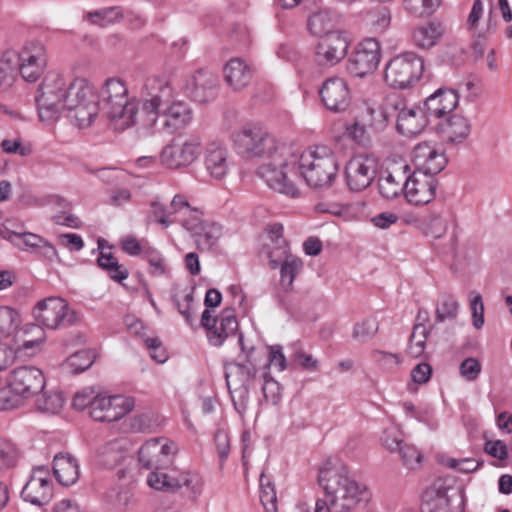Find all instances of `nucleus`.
Masks as SVG:
<instances>
[{"instance_id": "nucleus-1", "label": "nucleus", "mask_w": 512, "mask_h": 512, "mask_svg": "<svg viewBox=\"0 0 512 512\" xmlns=\"http://www.w3.org/2000/svg\"><path fill=\"white\" fill-rule=\"evenodd\" d=\"M36 104L39 119L55 121L63 110L78 128L89 127L99 114V96L84 78H75L69 84L57 73H49L42 81Z\"/></svg>"}, {"instance_id": "nucleus-2", "label": "nucleus", "mask_w": 512, "mask_h": 512, "mask_svg": "<svg viewBox=\"0 0 512 512\" xmlns=\"http://www.w3.org/2000/svg\"><path fill=\"white\" fill-rule=\"evenodd\" d=\"M236 152L245 159H263L257 175L273 190L290 197H297L299 190L288 179L284 165L294 164V148L278 143L273 135L257 124H246L231 134Z\"/></svg>"}, {"instance_id": "nucleus-3", "label": "nucleus", "mask_w": 512, "mask_h": 512, "mask_svg": "<svg viewBox=\"0 0 512 512\" xmlns=\"http://www.w3.org/2000/svg\"><path fill=\"white\" fill-rule=\"evenodd\" d=\"M145 89L147 94L142 101L144 125L154 133L174 134L191 123L192 108L178 98L168 80L162 77L149 78Z\"/></svg>"}, {"instance_id": "nucleus-4", "label": "nucleus", "mask_w": 512, "mask_h": 512, "mask_svg": "<svg viewBox=\"0 0 512 512\" xmlns=\"http://www.w3.org/2000/svg\"><path fill=\"white\" fill-rule=\"evenodd\" d=\"M330 465L329 461L320 469L319 483L334 512H353L358 505L370 500L367 486L351 477L346 466Z\"/></svg>"}, {"instance_id": "nucleus-5", "label": "nucleus", "mask_w": 512, "mask_h": 512, "mask_svg": "<svg viewBox=\"0 0 512 512\" xmlns=\"http://www.w3.org/2000/svg\"><path fill=\"white\" fill-rule=\"evenodd\" d=\"M296 161L284 165V172L294 184L293 178L301 176L306 183L315 189L328 188L334 182L339 169L335 153L327 146H316L301 154L294 150Z\"/></svg>"}, {"instance_id": "nucleus-6", "label": "nucleus", "mask_w": 512, "mask_h": 512, "mask_svg": "<svg viewBox=\"0 0 512 512\" xmlns=\"http://www.w3.org/2000/svg\"><path fill=\"white\" fill-rule=\"evenodd\" d=\"M102 111L114 130L123 131L136 123L138 105L128 97L125 83L118 78L107 79L100 92Z\"/></svg>"}, {"instance_id": "nucleus-7", "label": "nucleus", "mask_w": 512, "mask_h": 512, "mask_svg": "<svg viewBox=\"0 0 512 512\" xmlns=\"http://www.w3.org/2000/svg\"><path fill=\"white\" fill-rule=\"evenodd\" d=\"M32 315L38 325L32 324L31 327L36 329H39L40 325L49 329L68 327L80 320L78 313L70 309L65 299L54 296L38 301Z\"/></svg>"}, {"instance_id": "nucleus-8", "label": "nucleus", "mask_w": 512, "mask_h": 512, "mask_svg": "<svg viewBox=\"0 0 512 512\" xmlns=\"http://www.w3.org/2000/svg\"><path fill=\"white\" fill-rule=\"evenodd\" d=\"M423 69V60L417 54L405 52L386 64L384 80L393 88L404 89L419 80Z\"/></svg>"}, {"instance_id": "nucleus-9", "label": "nucleus", "mask_w": 512, "mask_h": 512, "mask_svg": "<svg viewBox=\"0 0 512 512\" xmlns=\"http://www.w3.org/2000/svg\"><path fill=\"white\" fill-rule=\"evenodd\" d=\"M256 374V368L251 363L230 364L225 372L229 392L231 393L236 410L243 414L247 410L250 381Z\"/></svg>"}, {"instance_id": "nucleus-10", "label": "nucleus", "mask_w": 512, "mask_h": 512, "mask_svg": "<svg viewBox=\"0 0 512 512\" xmlns=\"http://www.w3.org/2000/svg\"><path fill=\"white\" fill-rule=\"evenodd\" d=\"M177 453V446L172 441L153 438L146 441L138 452L139 463L147 470L168 469Z\"/></svg>"}, {"instance_id": "nucleus-11", "label": "nucleus", "mask_w": 512, "mask_h": 512, "mask_svg": "<svg viewBox=\"0 0 512 512\" xmlns=\"http://www.w3.org/2000/svg\"><path fill=\"white\" fill-rule=\"evenodd\" d=\"M380 59V43L374 38H368L361 41L350 54L347 69L356 77H365L377 69Z\"/></svg>"}, {"instance_id": "nucleus-12", "label": "nucleus", "mask_w": 512, "mask_h": 512, "mask_svg": "<svg viewBox=\"0 0 512 512\" xmlns=\"http://www.w3.org/2000/svg\"><path fill=\"white\" fill-rule=\"evenodd\" d=\"M349 45L350 41L345 32L328 33L315 47L314 63L322 68L337 65L346 56Z\"/></svg>"}, {"instance_id": "nucleus-13", "label": "nucleus", "mask_w": 512, "mask_h": 512, "mask_svg": "<svg viewBox=\"0 0 512 512\" xmlns=\"http://www.w3.org/2000/svg\"><path fill=\"white\" fill-rule=\"evenodd\" d=\"M9 387L20 394L23 399L31 398L42 392L46 380L39 368L35 366H19L13 369L7 378Z\"/></svg>"}, {"instance_id": "nucleus-14", "label": "nucleus", "mask_w": 512, "mask_h": 512, "mask_svg": "<svg viewBox=\"0 0 512 512\" xmlns=\"http://www.w3.org/2000/svg\"><path fill=\"white\" fill-rule=\"evenodd\" d=\"M200 146L198 138H189L184 141L173 140L163 148L160 155L161 162L169 169L188 167L199 156Z\"/></svg>"}, {"instance_id": "nucleus-15", "label": "nucleus", "mask_w": 512, "mask_h": 512, "mask_svg": "<svg viewBox=\"0 0 512 512\" xmlns=\"http://www.w3.org/2000/svg\"><path fill=\"white\" fill-rule=\"evenodd\" d=\"M134 408V399L122 395L104 396L97 394L92 409L91 417L100 422H113L121 419Z\"/></svg>"}, {"instance_id": "nucleus-16", "label": "nucleus", "mask_w": 512, "mask_h": 512, "mask_svg": "<svg viewBox=\"0 0 512 512\" xmlns=\"http://www.w3.org/2000/svg\"><path fill=\"white\" fill-rule=\"evenodd\" d=\"M396 114V130L404 136H415L421 133L429 120L421 107H408L402 99L392 100L389 104Z\"/></svg>"}, {"instance_id": "nucleus-17", "label": "nucleus", "mask_w": 512, "mask_h": 512, "mask_svg": "<svg viewBox=\"0 0 512 512\" xmlns=\"http://www.w3.org/2000/svg\"><path fill=\"white\" fill-rule=\"evenodd\" d=\"M375 158L358 155L351 158L345 167L347 186L351 191L360 192L368 188L376 175Z\"/></svg>"}, {"instance_id": "nucleus-18", "label": "nucleus", "mask_w": 512, "mask_h": 512, "mask_svg": "<svg viewBox=\"0 0 512 512\" xmlns=\"http://www.w3.org/2000/svg\"><path fill=\"white\" fill-rule=\"evenodd\" d=\"M52 496L53 488L48 469L45 466L33 468L29 480L21 491L22 499L41 507L48 504Z\"/></svg>"}, {"instance_id": "nucleus-19", "label": "nucleus", "mask_w": 512, "mask_h": 512, "mask_svg": "<svg viewBox=\"0 0 512 512\" xmlns=\"http://www.w3.org/2000/svg\"><path fill=\"white\" fill-rule=\"evenodd\" d=\"M46 64V48L40 43L29 42L18 53L19 72L26 81H36L42 75Z\"/></svg>"}, {"instance_id": "nucleus-20", "label": "nucleus", "mask_w": 512, "mask_h": 512, "mask_svg": "<svg viewBox=\"0 0 512 512\" xmlns=\"http://www.w3.org/2000/svg\"><path fill=\"white\" fill-rule=\"evenodd\" d=\"M415 166L414 172L434 175L440 173L447 164V158L442 150L429 142L417 144L411 154Z\"/></svg>"}, {"instance_id": "nucleus-21", "label": "nucleus", "mask_w": 512, "mask_h": 512, "mask_svg": "<svg viewBox=\"0 0 512 512\" xmlns=\"http://www.w3.org/2000/svg\"><path fill=\"white\" fill-rule=\"evenodd\" d=\"M283 246L271 249L268 253L269 265L272 269L280 266V281L286 289L292 287L295 277L303 267L300 258L289 253L287 242L282 241Z\"/></svg>"}, {"instance_id": "nucleus-22", "label": "nucleus", "mask_w": 512, "mask_h": 512, "mask_svg": "<svg viewBox=\"0 0 512 512\" xmlns=\"http://www.w3.org/2000/svg\"><path fill=\"white\" fill-rule=\"evenodd\" d=\"M190 97L201 104L216 99L219 92L218 76L206 69L197 70L186 85Z\"/></svg>"}, {"instance_id": "nucleus-23", "label": "nucleus", "mask_w": 512, "mask_h": 512, "mask_svg": "<svg viewBox=\"0 0 512 512\" xmlns=\"http://www.w3.org/2000/svg\"><path fill=\"white\" fill-rule=\"evenodd\" d=\"M319 94L323 105L332 112H342L350 103V90L346 81L340 77L326 79Z\"/></svg>"}, {"instance_id": "nucleus-24", "label": "nucleus", "mask_w": 512, "mask_h": 512, "mask_svg": "<svg viewBox=\"0 0 512 512\" xmlns=\"http://www.w3.org/2000/svg\"><path fill=\"white\" fill-rule=\"evenodd\" d=\"M436 188L437 181L434 177L422 172H413L412 175H408L404 194L409 203L425 205L434 199Z\"/></svg>"}, {"instance_id": "nucleus-25", "label": "nucleus", "mask_w": 512, "mask_h": 512, "mask_svg": "<svg viewBox=\"0 0 512 512\" xmlns=\"http://www.w3.org/2000/svg\"><path fill=\"white\" fill-rule=\"evenodd\" d=\"M459 101L458 93L452 89H438L424 101L422 110L428 120L443 119L453 112Z\"/></svg>"}, {"instance_id": "nucleus-26", "label": "nucleus", "mask_w": 512, "mask_h": 512, "mask_svg": "<svg viewBox=\"0 0 512 512\" xmlns=\"http://www.w3.org/2000/svg\"><path fill=\"white\" fill-rule=\"evenodd\" d=\"M409 172L408 164L395 165L385 170L378 182L380 194L386 199H394L402 192L405 193Z\"/></svg>"}, {"instance_id": "nucleus-27", "label": "nucleus", "mask_w": 512, "mask_h": 512, "mask_svg": "<svg viewBox=\"0 0 512 512\" xmlns=\"http://www.w3.org/2000/svg\"><path fill=\"white\" fill-rule=\"evenodd\" d=\"M437 131L446 143H462L470 134L469 121L459 114L450 113L437 124Z\"/></svg>"}, {"instance_id": "nucleus-28", "label": "nucleus", "mask_w": 512, "mask_h": 512, "mask_svg": "<svg viewBox=\"0 0 512 512\" xmlns=\"http://www.w3.org/2000/svg\"><path fill=\"white\" fill-rule=\"evenodd\" d=\"M228 149L220 142H210L205 151V167L211 177L222 179L229 169Z\"/></svg>"}, {"instance_id": "nucleus-29", "label": "nucleus", "mask_w": 512, "mask_h": 512, "mask_svg": "<svg viewBox=\"0 0 512 512\" xmlns=\"http://www.w3.org/2000/svg\"><path fill=\"white\" fill-rule=\"evenodd\" d=\"M223 73L225 83L234 91L247 87L253 77V69L240 58L229 60Z\"/></svg>"}, {"instance_id": "nucleus-30", "label": "nucleus", "mask_w": 512, "mask_h": 512, "mask_svg": "<svg viewBox=\"0 0 512 512\" xmlns=\"http://www.w3.org/2000/svg\"><path fill=\"white\" fill-rule=\"evenodd\" d=\"M53 473L60 484L70 486L79 478L78 462L69 454L59 453L53 459Z\"/></svg>"}, {"instance_id": "nucleus-31", "label": "nucleus", "mask_w": 512, "mask_h": 512, "mask_svg": "<svg viewBox=\"0 0 512 512\" xmlns=\"http://www.w3.org/2000/svg\"><path fill=\"white\" fill-rule=\"evenodd\" d=\"M390 103L391 101L385 105L367 106L361 113L362 124L368 126L370 132L379 133L385 130L391 117L390 111L392 108L389 107Z\"/></svg>"}, {"instance_id": "nucleus-32", "label": "nucleus", "mask_w": 512, "mask_h": 512, "mask_svg": "<svg viewBox=\"0 0 512 512\" xmlns=\"http://www.w3.org/2000/svg\"><path fill=\"white\" fill-rule=\"evenodd\" d=\"M447 488L443 483H434L423 496L422 512H451Z\"/></svg>"}, {"instance_id": "nucleus-33", "label": "nucleus", "mask_w": 512, "mask_h": 512, "mask_svg": "<svg viewBox=\"0 0 512 512\" xmlns=\"http://www.w3.org/2000/svg\"><path fill=\"white\" fill-rule=\"evenodd\" d=\"M238 329V321L234 314V310L230 308L224 309L218 316V323L209 332V342L214 346H220L225 339L233 335Z\"/></svg>"}, {"instance_id": "nucleus-34", "label": "nucleus", "mask_w": 512, "mask_h": 512, "mask_svg": "<svg viewBox=\"0 0 512 512\" xmlns=\"http://www.w3.org/2000/svg\"><path fill=\"white\" fill-rule=\"evenodd\" d=\"M192 236L195 238L198 249L208 251L212 249L222 234L220 225L212 222H205L202 226H190Z\"/></svg>"}, {"instance_id": "nucleus-35", "label": "nucleus", "mask_w": 512, "mask_h": 512, "mask_svg": "<svg viewBox=\"0 0 512 512\" xmlns=\"http://www.w3.org/2000/svg\"><path fill=\"white\" fill-rule=\"evenodd\" d=\"M125 453V441L123 439H115L106 443L98 451V462L100 465L112 469L124 460Z\"/></svg>"}, {"instance_id": "nucleus-36", "label": "nucleus", "mask_w": 512, "mask_h": 512, "mask_svg": "<svg viewBox=\"0 0 512 512\" xmlns=\"http://www.w3.org/2000/svg\"><path fill=\"white\" fill-rule=\"evenodd\" d=\"M337 24V15L328 9H321L313 13L308 19L310 32L321 38L328 33L335 32L333 29Z\"/></svg>"}, {"instance_id": "nucleus-37", "label": "nucleus", "mask_w": 512, "mask_h": 512, "mask_svg": "<svg viewBox=\"0 0 512 512\" xmlns=\"http://www.w3.org/2000/svg\"><path fill=\"white\" fill-rule=\"evenodd\" d=\"M443 30L440 24L427 23L418 26L412 34V40L416 46L427 49L434 46L442 36Z\"/></svg>"}, {"instance_id": "nucleus-38", "label": "nucleus", "mask_w": 512, "mask_h": 512, "mask_svg": "<svg viewBox=\"0 0 512 512\" xmlns=\"http://www.w3.org/2000/svg\"><path fill=\"white\" fill-rule=\"evenodd\" d=\"M12 239L13 245L19 249L44 247L47 249L46 254L48 257L55 256L57 253L55 247L51 243L45 241L41 236L34 233L18 232V234L12 235Z\"/></svg>"}, {"instance_id": "nucleus-39", "label": "nucleus", "mask_w": 512, "mask_h": 512, "mask_svg": "<svg viewBox=\"0 0 512 512\" xmlns=\"http://www.w3.org/2000/svg\"><path fill=\"white\" fill-rule=\"evenodd\" d=\"M459 310L458 301L451 294H441L435 307V322L452 321L457 318Z\"/></svg>"}, {"instance_id": "nucleus-40", "label": "nucleus", "mask_w": 512, "mask_h": 512, "mask_svg": "<svg viewBox=\"0 0 512 512\" xmlns=\"http://www.w3.org/2000/svg\"><path fill=\"white\" fill-rule=\"evenodd\" d=\"M22 323L18 310L11 306H0V337H9Z\"/></svg>"}, {"instance_id": "nucleus-41", "label": "nucleus", "mask_w": 512, "mask_h": 512, "mask_svg": "<svg viewBox=\"0 0 512 512\" xmlns=\"http://www.w3.org/2000/svg\"><path fill=\"white\" fill-rule=\"evenodd\" d=\"M431 329H428L422 323H416L409 338L406 353L412 358L420 357L425 350L427 336Z\"/></svg>"}, {"instance_id": "nucleus-42", "label": "nucleus", "mask_w": 512, "mask_h": 512, "mask_svg": "<svg viewBox=\"0 0 512 512\" xmlns=\"http://www.w3.org/2000/svg\"><path fill=\"white\" fill-rule=\"evenodd\" d=\"M97 263L99 267L106 270L109 277L116 282H122L129 276V271L118 263L117 258L114 257L112 253L101 252Z\"/></svg>"}, {"instance_id": "nucleus-43", "label": "nucleus", "mask_w": 512, "mask_h": 512, "mask_svg": "<svg viewBox=\"0 0 512 512\" xmlns=\"http://www.w3.org/2000/svg\"><path fill=\"white\" fill-rule=\"evenodd\" d=\"M260 501L266 512H278L275 484L263 471L260 475Z\"/></svg>"}, {"instance_id": "nucleus-44", "label": "nucleus", "mask_w": 512, "mask_h": 512, "mask_svg": "<svg viewBox=\"0 0 512 512\" xmlns=\"http://www.w3.org/2000/svg\"><path fill=\"white\" fill-rule=\"evenodd\" d=\"M121 18L122 12L120 7L118 6L104 7L98 10L88 12L86 14V19L90 23L99 25L101 27L113 24Z\"/></svg>"}, {"instance_id": "nucleus-45", "label": "nucleus", "mask_w": 512, "mask_h": 512, "mask_svg": "<svg viewBox=\"0 0 512 512\" xmlns=\"http://www.w3.org/2000/svg\"><path fill=\"white\" fill-rule=\"evenodd\" d=\"M64 404V397L61 392H45L36 401L37 409L42 413L56 414Z\"/></svg>"}, {"instance_id": "nucleus-46", "label": "nucleus", "mask_w": 512, "mask_h": 512, "mask_svg": "<svg viewBox=\"0 0 512 512\" xmlns=\"http://www.w3.org/2000/svg\"><path fill=\"white\" fill-rule=\"evenodd\" d=\"M147 484L149 487L165 491V492H174L177 490V483L173 482V475H169L165 472V470H155L152 469L151 472L147 476Z\"/></svg>"}, {"instance_id": "nucleus-47", "label": "nucleus", "mask_w": 512, "mask_h": 512, "mask_svg": "<svg viewBox=\"0 0 512 512\" xmlns=\"http://www.w3.org/2000/svg\"><path fill=\"white\" fill-rule=\"evenodd\" d=\"M20 453L14 443L9 440L0 439V471L14 467L19 459Z\"/></svg>"}, {"instance_id": "nucleus-48", "label": "nucleus", "mask_w": 512, "mask_h": 512, "mask_svg": "<svg viewBox=\"0 0 512 512\" xmlns=\"http://www.w3.org/2000/svg\"><path fill=\"white\" fill-rule=\"evenodd\" d=\"M439 3L440 0H403L405 10L417 17L431 15Z\"/></svg>"}, {"instance_id": "nucleus-49", "label": "nucleus", "mask_w": 512, "mask_h": 512, "mask_svg": "<svg viewBox=\"0 0 512 512\" xmlns=\"http://www.w3.org/2000/svg\"><path fill=\"white\" fill-rule=\"evenodd\" d=\"M396 452L399 453L403 466L411 470L418 468L423 459L422 453L409 443H404Z\"/></svg>"}, {"instance_id": "nucleus-50", "label": "nucleus", "mask_w": 512, "mask_h": 512, "mask_svg": "<svg viewBox=\"0 0 512 512\" xmlns=\"http://www.w3.org/2000/svg\"><path fill=\"white\" fill-rule=\"evenodd\" d=\"M378 331V323L375 319L369 318L355 324L353 338L365 342L371 339Z\"/></svg>"}, {"instance_id": "nucleus-51", "label": "nucleus", "mask_w": 512, "mask_h": 512, "mask_svg": "<svg viewBox=\"0 0 512 512\" xmlns=\"http://www.w3.org/2000/svg\"><path fill=\"white\" fill-rule=\"evenodd\" d=\"M23 398L20 394L15 393L9 383L6 387L0 388V410H11L21 405Z\"/></svg>"}, {"instance_id": "nucleus-52", "label": "nucleus", "mask_w": 512, "mask_h": 512, "mask_svg": "<svg viewBox=\"0 0 512 512\" xmlns=\"http://www.w3.org/2000/svg\"><path fill=\"white\" fill-rule=\"evenodd\" d=\"M170 214V210H167L165 206H163L157 201H153L150 205L148 220L157 222L161 224L164 228H167L172 223V221L169 220Z\"/></svg>"}, {"instance_id": "nucleus-53", "label": "nucleus", "mask_w": 512, "mask_h": 512, "mask_svg": "<svg viewBox=\"0 0 512 512\" xmlns=\"http://www.w3.org/2000/svg\"><path fill=\"white\" fill-rule=\"evenodd\" d=\"M2 150L8 154H17L22 157L29 156L32 148L29 144H23L21 139H5L0 144Z\"/></svg>"}, {"instance_id": "nucleus-54", "label": "nucleus", "mask_w": 512, "mask_h": 512, "mask_svg": "<svg viewBox=\"0 0 512 512\" xmlns=\"http://www.w3.org/2000/svg\"><path fill=\"white\" fill-rule=\"evenodd\" d=\"M173 482L178 484L177 490L181 487H186L193 495H198L202 490L201 477L196 473L184 472V482H181L180 479H176L173 476Z\"/></svg>"}, {"instance_id": "nucleus-55", "label": "nucleus", "mask_w": 512, "mask_h": 512, "mask_svg": "<svg viewBox=\"0 0 512 512\" xmlns=\"http://www.w3.org/2000/svg\"><path fill=\"white\" fill-rule=\"evenodd\" d=\"M481 364L480 362L473 357L466 358L460 364V374L467 381H474L478 378L481 372Z\"/></svg>"}, {"instance_id": "nucleus-56", "label": "nucleus", "mask_w": 512, "mask_h": 512, "mask_svg": "<svg viewBox=\"0 0 512 512\" xmlns=\"http://www.w3.org/2000/svg\"><path fill=\"white\" fill-rule=\"evenodd\" d=\"M262 391L266 402L273 405H276L279 402L281 398V387L273 378H264Z\"/></svg>"}, {"instance_id": "nucleus-57", "label": "nucleus", "mask_w": 512, "mask_h": 512, "mask_svg": "<svg viewBox=\"0 0 512 512\" xmlns=\"http://www.w3.org/2000/svg\"><path fill=\"white\" fill-rule=\"evenodd\" d=\"M97 393L93 388H85L76 393L73 398V407L77 410H83L89 408V412L92 409V402H94Z\"/></svg>"}, {"instance_id": "nucleus-58", "label": "nucleus", "mask_w": 512, "mask_h": 512, "mask_svg": "<svg viewBox=\"0 0 512 512\" xmlns=\"http://www.w3.org/2000/svg\"><path fill=\"white\" fill-rule=\"evenodd\" d=\"M381 441L390 452H396L404 444L402 435L396 428L386 429L383 432Z\"/></svg>"}, {"instance_id": "nucleus-59", "label": "nucleus", "mask_w": 512, "mask_h": 512, "mask_svg": "<svg viewBox=\"0 0 512 512\" xmlns=\"http://www.w3.org/2000/svg\"><path fill=\"white\" fill-rule=\"evenodd\" d=\"M427 233L435 238L441 237L447 230V223L441 215H430L426 219Z\"/></svg>"}, {"instance_id": "nucleus-60", "label": "nucleus", "mask_w": 512, "mask_h": 512, "mask_svg": "<svg viewBox=\"0 0 512 512\" xmlns=\"http://www.w3.org/2000/svg\"><path fill=\"white\" fill-rule=\"evenodd\" d=\"M108 497L115 508L120 510L126 509L133 501V495L127 488L111 491Z\"/></svg>"}, {"instance_id": "nucleus-61", "label": "nucleus", "mask_w": 512, "mask_h": 512, "mask_svg": "<svg viewBox=\"0 0 512 512\" xmlns=\"http://www.w3.org/2000/svg\"><path fill=\"white\" fill-rule=\"evenodd\" d=\"M93 363L89 351H79L69 358V364L74 372L79 373L88 369Z\"/></svg>"}, {"instance_id": "nucleus-62", "label": "nucleus", "mask_w": 512, "mask_h": 512, "mask_svg": "<svg viewBox=\"0 0 512 512\" xmlns=\"http://www.w3.org/2000/svg\"><path fill=\"white\" fill-rule=\"evenodd\" d=\"M143 254L147 258L150 266L153 268L152 274L162 275L165 273L164 260L156 249L147 247L143 250Z\"/></svg>"}, {"instance_id": "nucleus-63", "label": "nucleus", "mask_w": 512, "mask_h": 512, "mask_svg": "<svg viewBox=\"0 0 512 512\" xmlns=\"http://www.w3.org/2000/svg\"><path fill=\"white\" fill-rule=\"evenodd\" d=\"M374 357L379 366L386 371H392L400 364V358L396 354L377 351L375 352Z\"/></svg>"}, {"instance_id": "nucleus-64", "label": "nucleus", "mask_w": 512, "mask_h": 512, "mask_svg": "<svg viewBox=\"0 0 512 512\" xmlns=\"http://www.w3.org/2000/svg\"><path fill=\"white\" fill-rule=\"evenodd\" d=\"M144 342L150 351L151 358L157 363H164L167 360L166 351L162 347L161 341L158 338H147Z\"/></svg>"}]
</instances>
